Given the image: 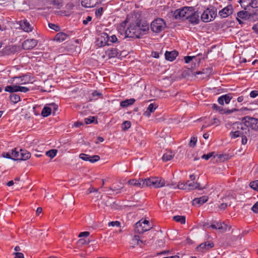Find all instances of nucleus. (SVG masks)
I'll return each mask as SVG.
<instances>
[{
    "mask_svg": "<svg viewBox=\"0 0 258 258\" xmlns=\"http://www.w3.org/2000/svg\"><path fill=\"white\" fill-rule=\"evenodd\" d=\"M208 200V197L206 196H202L199 198H195L192 201V205H196L197 204H199L200 205H202L206 203Z\"/></svg>",
    "mask_w": 258,
    "mask_h": 258,
    "instance_id": "22",
    "label": "nucleus"
},
{
    "mask_svg": "<svg viewBox=\"0 0 258 258\" xmlns=\"http://www.w3.org/2000/svg\"><path fill=\"white\" fill-rule=\"evenodd\" d=\"M209 12L207 10H205L201 15V20L202 21L205 23L213 21L214 19L211 18L209 15Z\"/></svg>",
    "mask_w": 258,
    "mask_h": 258,
    "instance_id": "25",
    "label": "nucleus"
},
{
    "mask_svg": "<svg viewBox=\"0 0 258 258\" xmlns=\"http://www.w3.org/2000/svg\"><path fill=\"white\" fill-rule=\"evenodd\" d=\"M212 108L221 114H224V109L222 107L218 106L216 104H213Z\"/></svg>",
    "mask_w": 258,
    "mask_h": 258,
    "instance_id": "39",
    "label": "nucleus"
},
{
    "mask_svg": "<svg viewBox=\"0 0 258 258\" xmlns=\"http://www.w3.org/2000/svg\"><path fill=\"white\" fill-rule=\"evenodd\" d=\"M250 187L255 190L258 191V180H254L250 182L249 183Z\"/></svg>",
    "mask_w": 258,
    "mask_h": 258,
    "instance_id": "41",
    "label": "nucleus"
},
{
    "mask_svg": "<svg viewBox=\"0 0 258 258\" xmlns=\"http://www.w3.org/2000/svg\"><path fill=\"white\" fill-rule=\"evenodd\" d=\"M246 120H244V117L241 122H236L233 124L232 128L234 132L230 133V136L231 138L235 139L240 136L246 135L249 133V130L247 126Z\"/></svg>",
    "mask_w": 258,
    "mask_h": 258,
    "instance_id": "3",
    "label": "nucleus"
},
{
    "mask_svg": "<svg viewBox=\"0 0 258 258\" xmlns=\"http://www.w3.org/2000/svg\"><path fill=\"white\" fill-rule=\"evenodd\" d=\"M152 226L150 224L149 221L146 219H141L135 224V232L139 234L150 230Z\"/></svg>",
    "mask_w": 258,
    "mask_h": 258,
    "instance_id": "5",
    "label": "nucleus"
},
{
    "mask_svg": "<svg viewBox=\"0 0 258 258\" xmlns=\"http://www.w3.org/2000/svg\"><path fill=\"white\" fill-rule=\"evenodd\" d=\"M252 29L253 30V31L256 33L258 34V24H254L252 27Z\"/></svg>",
    "mask_w": 258,
    "mask_h": 258,
    "instance_id": "62",
    "label": "nucleus"
},
{
    "mask_svg": "<svg viewBox=\"0 0 258 258\" xmlns=\"http://www.w3.org/2000/svg\"><path fill=\"white\" fill-rule=\"evenodd\" d=\"M157 107V105L156 104H150L147 108V111L144 112V115L146 116L149 117L150 116V113L154 112Z\"/></svg>",
    "mask_w": 258,
    "mask_h": 258,
    "instance_id": "24",
    "label": "nucleus"
},
{
    "mask_svg": "<svg viewBox=\"0 0 258 258\" xmlns=\"http://www.w3.org/2000/svg\"><path fill=\"white\" fill-rule=\"evenodd\" d=\"M57 152V151L56 149H52L47 151L46 155L52 159L56 156Z\"/></svg>",
    "mask_w": 258,
    "mask_h": 258,
    "instance_id": "37",
    "label": "nucleus"
},
{
    "mask_svg": "<svg viewBox=\"0 0 258 258\" xmlns=\"http://www.w3.org/2000/svg\"><path fill=\"white\" fill-rule=\"evenodd\" d=\"M174 157V154L171 152H168L164 154L162 156V160L164 161H168L170 160Z\"/></svg>",
    "mask_w": 258,
    "mask_h": 258,
    "instance_id": "32",
    "label": "nucleus"
},
{
    "mask_svg": "<svg viewBox=\"0 0 258 258\" xmlns=\"http://www.w3.org/2000/svg\"><path fill=\"white\" fill-rule=\"evenodd\" d=\"M214 153H215L214 152H212L209 153L207 154H204L202 156V158L204 159H205L206 160H209L212 157H214V158H215Z\"/></svg>",
    "mask_w": 258,
    "mask_h": 258,
    "instance_id": "42",
    "label": "nucleus"
},
{
    "mask_svg": "<svg viewBox=\"0 0 258 258\" xmlns=\"http://www.w3.org/2000/svg\"><path fill=\"white\" fill-rule=\"evenodd\" d=\"M207 10L209 12V15L211 17L214 19L217 15V9L215 7H212V8L207 9Z\"/></svg>",
    "mask_w": 258,
    "mask_h": 258,
    "instance_id": "34",
    "label": "nucleus"
},
{
    "mask_svg": "<svg viewBox=\"0 0 258 258\" xmlns=\"http://www.w3.org/2000/svg\"><path fill=\"white\" fill-rule=\"evenodd\" d=\"M199 17V13L198 11H195L193 7V9L190 11V13L185 20H188L192 25H197L200 22Z\"/></svg>",
    "mask_w": 258,
    "mask_h": 258,
    "instance_id": "9",
    "label": "nucleus"
},
{
    "mask_svg": "<svg viewBox=\"0 0 258 258\" xmlns=\"http://www.w3.org/2000/svg\"><path fill=\"white\" fill-rule=\"evenodd\" d=\"M133 241L134 242H137V244L141 245L142 244L144 243L143 241L140 239V237L138 235H135L134 238H133Z\"/></svg>",
    "mask_w": 258,
    "mask_h": 258,
    "instance_id": "43",
    "label": "nucleus"
},
{
    "mask_svg": "<svg viewBox=\"0 0 258 258\" xmlns=\"http://www.w3.org/2000/svg\"><path fill=\"white\" fill-rule=\"evenodd\" d=\"M219 123H220V121L218 118H213L211 124H209V125H213V124H216V125H218L219 124Z\"/></svg>",
    "mask_w": 258,
    "mask_h": 258,
    "instance_id": "54",
    "label": "nucleus"
},
{
    "mask_svg": "<svg viewBox=\"0 0 258 258\" xmlns=\"http://www.w3.org/2000/svg\"><path fill=\"white\" fill-rule=\"evenodd\" d=\"M109 35L105 32L101 33L96 40V45L99 47H102L105 45H110L108 44Z\"/></svg>",
    "mask_w": 258,
    "mask_h": 258,
    "instance_id": "11",
    "label": "nucleus"
},
{
    "mask_svg": "<svg viewBox=\"0 0 258 258\" xmlns=\"http://www.w3.org/2000/svg\"><path fill=\"white\" fill-rule=\"evenodd\" d=\"M79 157L82 160L86 161H89L91 163H94L99 161L100 159V156L98 155H93L91 156L89 155L81 153L79 155Z\"/></svg>",
    "mask_w": 258,
    "mask_h": 258,
    "instance_id": "15",
    "label": "nucleus"
},
{
    "mask_svg": "<svg viewBox=\"0 0 258 258\" xmlns=\"http://www.w3.org/2000/svg\"><path fill=\"white\" fill-rule=\"evenodd\" d=\"M227 225L224 222L221 223L220 222H214L210 227L214 229H218L221 231H225L226 230Z\"/></svg>",
    "mask_w": 258,
    "mask_h": 258,
    "instance_id": "17",
    "label": "nucleus"
},
{
    "mask_svg": "<svg viewBox=\"0 0 258 258\" xmlns=\"http://www.w3.org/2000/svg\"><path fill=\"white\" fill-rule=\"evenodd\" d=\"M20 26L23 30L27 32H31L33 30V27L27 20L21 21Z\"/></svg>",
    "mask_w": 258,
    "mask_h": 258,
    "instance_id": "18",
    "label": "nucleus"
},
{
    "mask_svg": "<svg viewBox=\"0 0 258 258\" xmlns=\"http://www.w3.org/2000/svg\"><path fill=\"white\" fill-rule=\"evenodd\" d=\"M48 26L50 28L55 30V31H58L60 29L58 25L54 24L49 23Z\"/></svg>",
    "mask_w": 258,
    "mask_h": 258,
    "instance_id": "47",
    "label": "nucleus"
},
{
    "mask_svg": "<svg viewBox=\"0 0 258 258\" xmlns=\"http://www.w3.org/2000/svg\"><path fill=\"white\" fill-rule=\"evenodd\" d=\"M11 154L12 160H20V149L17 148L13 149L11 150Z\"/></svg>",
    "mask_w": 258,
    "mask_h": 258,
    "instance_id": "29",
    "label": "nucleus"
},
{
    "mask_svg": "<svg viewBox=\"0 0 258 258\" xmlns=\"http://www.w3.org/2000/svg\"><path fill=\"white\" fill-rule=\"evenodd\" d=\"M82 125H83V123L82 122L77 121V122H75V123L74 124V126L76 127H79Z\"/></svg>",
    "mask_w": 258,
    "mask_h": 258,
    "instance_id": "64",
    "label": "nucleus"
},
{
    "mask_svg": "<svg viewBox=\"0 0 258 258\" xmlns=\"http://www.w3.org/2000/svg\"><path fill=\"white\" fill-rule=\"evenodd\" d=\"M218 156L219 159L221 161H224L225 160L228 159H229V155H227V154H225V155L220 154V155H219Z\"/></svg>",
    "mask_w": 258,
    "mask_h": 258,
    "instance_id": "50",
    "label": "nucleus"
},
{
    "mask_svg": "<svg viewBox=\"0 0 258 258\" xmlns=\"http://www.w3.org/2000/svg\"><path fill=\"white\" fill-rule=\"evenodd\" d=\"M240 137H241V138H242V140H241L242 144L243 145L246 144L247 143V139L246 138V135L240 136Z\"/></svg>",
    "mask_w": 258,
    "mask_h": 258,
    "instance_id": "61",
    "label": "nucleus"
},
{
    "mask_svg": "<svg viewBox=\"0 0 258 258\" xmlns=\"http://www.w3.org/2000/svg\"><path fill=\"white\" fill-rule=\"evenodd\" d=\"M244 120L247 122L248 128L258 131V119L246 116L244 117Z\"/></svg>",
    "mask_w": 258,
    "mask_h": 258,
    "instance_id": "10",
    "label": "nucleus"
},
{
    "mask_svg": "<svg viewBox=\"0 0 258 258\" xmlns=\"http://www.w3.org/2000/svg\"><path fill=\"white\" fill-rule=\"evenodd\" d=\"M103 8L100 7V8L97 9L95 11L96 16L97 17H101L103 14Z\"/></svg>",
    "mask_w": 258,
    "mask_h": 258,
    "instance_id": "46",
    "label": "nucleus"
},
{
    "mask_svg": "<svg viewBox=\"0 0 258 258\" xmlns=\"http://www.w3.org/2000/svg\"><path fill=\"white\" fill-rule=\"evenodd\" d=\"M95 118L94 116H90L89 117L85 118V122L87 124H90L94 122Z\"/></svg>",
    "mask_w": 258,
    "mask_h": 258,
    "instance_id": "48",
    "label": "nucleus"
},
{
    "mask_svg": "<svg viewBox=\"0 0 258 258\" xmlns=\"http://www.w3.org/2000/svg\"><path fill=\"white\" fill-rule=\"evenodd\" d=\"M104 141V139L103 138L101 137H98L97 138V141L95 142L96 144H98L101 142H103Z\"/></svg>",
    "mask_w": 258,
    "mask_h": 258,
    "instance_id": "63",
    "label": "nucleus"
},
{
    "mask_svg": "<svg viewBox=\"0 0 258 258\" xmlns=\"http://www.w3.org/2000/svg\"><path fill=\"white\" fill-rule=\"evenodd\" d=\"M18 92L26 93L30 90L29 88L26 87H22L18 85Z\"/></svg>",
    "mask_w": 258,
    "mask_h": 258,
    "instance_id": "44",
    "label": "nucleus"
},
{
    "mask_svg": "<svg viewBox=\"0 0 258 258\" xmlns=\"http://www.w3.org/2000/svg\"><path fill=\"white\" fill-rule=\"evenodd\" d=\"M214 244L212 241H208L202 243L197 247V250L202 252H205L207 250L213 247Z\"/></svg>",
    "mask_w": 258,
    "mask_h": 258,
    "instance_id": "14",
    "label": "nucleus"
},
{
    "mask_svg": "<svg viewBox=\"0 0 258 258\" xmlns=\"http://www.w3.org/2000/svg\"><path fill=\"white\" fill-rule=\"evenodd\" d=\"M90 234V233L88 231H85V232H81L79 235V237H87V236H88Z\"/></svg>",
    "mask_w": 258,
    "mask_h": 258,
    "instance_id": "60",
    "label": "nucleus"
},
{
    "mask_svg": "<svg viewBox=\"0 0 258 258\" xmlns=\"http://www.w3.org/2000/svg\"><path fill=\"white\" fill-rule=\"evenodd\" d=\"M173 219L177 222L182 224L185 223V217L184 216L177 215L173 217Z\"/></svg>",
    "mask_w": 258,
    "mask_h": 258,
    "instance_id": "33",
    "label": "nucleus"
},
{
    "mask_svg": "<svg viewBox=\"0 0 258 258\" xmlns=\"http://www.w3.org/2000/svg\"><path fill=\"white\" fill-rule=\"evenodd\" d=\"M232 98L231 94H227L221 96L218 99V102L220 105H224V102L228 104Z\"/></svg>",
    "mask_w": 258,
    "mask_h": 258,
    "instance_id": "16",
    "label": "nucleus"
},
{
    "mask_svg": "<svg viewBox=\"0 0 258 258\" xmlns=\"http://www.w3.org/2000/svg\"><path fill=\"white\" fill-rule=\"evenodd\" d=\"M69 38V36L64 33H58L54 37V40L58 42H62L67 40Z\"/></svg>",
    "mask_w": 258,
    "mask_h": 258,
    "instance_id": "23",
    "label": "nucleus"
},
{
    "mask_svg": "<svg viewBox=\"0 0 258 258\" xmlns=\"http://www.w3.org/2000/svg\"><path fill=\"white\" fill-rule=\"evenodd\" d=\"M238 3L240 4L242 8L246 10L249 7H251V0H239Z\"/></svg>",
    "mask_w": 258,
    "mask_h": 258,
    "instance_id": "28",
    "label": "nucleus"
},
{
    "mask_svg": "<svg viewBox=\"0 0 258 258\" xmlns=\"http://www.w3.org/2000/svg\"><path fill=\"white\" fill-rule=\"evenodd\" d=\"M135 101L136 100L134 98L127 99L122 101L120 103V105L123 108L127 107L130 105H133L135 102Z\"/></svg>",
    "mask_w": 258,
    "mask_h": 258,
    "instance_id": "26",
    "label": "nucleus"
},
{
    "mask_svg": "<svg viewBox=\"0 0 258 258\" xmlns=\"http://www.w3.org/2000/svg\"><path fill=\"white\" fill-rule=\"evenodd\" d=\"M249 95H250V97L251 98H255L256 96H258V91L256 90L252 91L250 93Z\"/></svg>",
    "mask_w": 258,
    "mask_h": 258,
    "instance_id": "55",
    "label": "nucleus"
},
{
    "mask_svg": "<svg viewBox=\"0 0 258 258\" xmlns=\"http://www.w3.org/2000/svg\"><path fill=\"white\" fill-rule=\"evenodd\" d=\"M131 126V123L130 121H124L121 125V128L123 131H126Z\"/></svg>",
    "mask_w": 258,
    "mask_h": 258,
    "instance_id": "38",
    "label": "nucleus"
},
{
    "mask_svg": "<svg viewBox=\"0 0 258 258\" xmlns=\"http://www.w3.org/2000/svg\"><path fill=\"white\" fill-rule=\"evenodd\" d=\"M128 184L134 185L136 187L143 188L145 187H153L154 188H159L165 185V180L159 177H151L145 179L135 178L129 180L127 181Z\"/></svg>",
    "mask_w": 258,
    "mask_h": 258,
    "instance_id": "2",
    "label": "nucleus"
},
{
    "mask_svg": "<svg viewBox=\"0 0 258 258\" xmlns=\"http://www.w3.org/2000/svg\"><path fill=\"white\" fill-rule=\"evenodd\" d=\"M92 95L94 98V99H97L98 97L102 96V94L100 92L95 90L92 92Z\"/></svg>",
    "mask_w": 258,
    "mask_h": 258,
    "instance_id": "49",
    "label": "nucleus"
},
{
    "mask_svg": "<svg viewBox=\"0 0 258 258\" xmlns=\"http://www.w3.org/2000/svg\"><path fill=\"white\" fill-rule=\"evenodd\" d=\"M231 199L234 200L235 198L232 196H228L225 198V203H223L220 204L219 206V208L221 210H225L228 206H231V202H228V200H230Z\"/></svg>",
    "mask_w": 258,
    "mask_h": 258,
    "instance_id": "27",
    "label": "nucleus"
},
{
    "mask_svg": "<svg viewBox=\"0 0 258 258\" xmlns=\"http://www.w3.org/2000/svg\"><path fill=\"white\" fill-rule=\"evenodd\" d=\"M251 8H258V0H251Z\"/></svg>",
    "mask_w": 258,
    "mask_h": 258,
    "instance_id": "57",
    "label": "nucleus"
},
{
    "mask_svg": "<svg viewBox=\"0 0 258 258\" xmlns=\"http://www.w3.org/2000/svg\"><path fill=\"white\" fill-rule=\"evenodd\" d=\"M192 9H193L192 7H184L181 9H177L174 11L173 16L176 19L185 20Z\"/></svg>",
    "mask_w": 258,
    "mask_h": 258,
    "instance_id": "8",
    "label": "nucleus"
},
{
    "mask_svg": "<svg viewBox=\"0 0 258 258\" xmlns=\"http://www.w3.org/2000/svg\"><path fill=\"white\" fill-rule=\"evenodd\" d=\"M238 111V109L236 108H233L232 109H224V114H230L232 112H235Z\"/></svg>",
    "mask_w": 258,
    "mask_h": 258,
    "instance_id": "53",
    "label": "nucleus"
},
{
    "mask_svg": "<svg viewBox=\"0 0 258 258\" xmlns=\"http://www.w3.org/2000/svg\"><path fill=\"white\" fill-rule=\"evenodd\" d=\"M195 56H186L184 57L185 62L187 63H189L192 58H195Z\"/></svg>",
    "mask_w": 258,
    "mask_h": 258,
    "instance_id": "56",
    "label": "nucleus"
},
{
    "mask_svg": "<svg viewBox=\"0 0 258 258\" xmlns=\"http://www.w3.org/2000/svg\"><path fill=\"white\" fill-rule=\"evenodd\" d=\"M178 52L176 50L167 51H166L165 53V56L166 60L169 61L174 60L176 56L178 55Z\"/></svg>",
    "mask_w": 258,
    "mask_h": 258,
    "instance_id": "20",
    "label": "nucleus"
},
{
    "mask_svg": "<svg viewBox=\"0 0 258 258\" xmlns=\"http://www.w3.org/2000/svg\"><path fill=\"white\" fill-rule=\"evenodd\" d=\"M256 14L257 12L251 13L244 10L239 11L237 13L236 19L239 24H242L244 23V21H254V15Z\"/></svg>",
    "mask_w": 258,
    "mask_h": 258,
    "instance_id": "4",
    "label": "nucleus"
},
{
    "mask_svg": "<svg viewBox=\"0 0 258 258\" xmlns=\"http://www.w3.org/2000/svg\"><path fill=\"white\" fill-rule=\"evenodd\" d=\"M120 223L118 221H112V222H110L108 223V226H116V227H119L120 226Z\"/></svg>",
    "mask_w": 258,
    "mask_h": 258,
    "instance_id": "51",
    "label": "nucleus"
},
{
    "mask_svg": "<svg viewBox=\"0 0 258 258\" xmlns=\"http://www.w3.org/2000/svg\"><path fill=\"white\" fill-rule=\"evenodd\" d=\"M10 99L12 102L16 104L20 101V97L16 94H12L10 96Z\"/></svg>",
    "mask_w": 258,
    "mask_h": 258,
    "instance_id": "35",
    "label": "nucleus"
},
{
    "mask_svg": "<svg viewBox=\"0 0 258 258\" xmlns=\"http://www.w3.org/2000/svg\"><path fill=\"white\" fill-rule=\"evenodd\" d=\"M18 85L7 86L5 88V91L9 93H14L18 92Z\"/></svg>",
    "mask_w": 258,
    "mask_h": 258,
    "instance_id": "30",
    "label": "nucleus"
},
{
    "mask_svg": "<svg viewBox=\"0 0 258 258\" xmlns=\"http://www.w3.org/2000/svg\"><path fill=\"white\" fill-rule=\"evenodd\" d=\"M20 160H26L29 159L31 157V154L25 149H20Z\"/></svg>",
    "mask_w": 258,
    "mask_h": 258,
    "instance_id": "21",
    "label": "nucleus"
},
{
    "mask_svg": "<svg viewBox=\"0 0 258 258\" xmlns=\"http://www.w3.org/2000/svg\"><path fill=\"white\" fill-rule=\"evenodd\" d=\"M149 30V25L146 22L141 23V20L137 19L131 23L125 30L126 37L139 38Z\"/></svg>",
    "mask_w": 258,
    "mask_h": 258,
    "instance_id": "1",
    "label": "nucleus"
},
{
    "mask_svg": "<svg viewBox=\"0 0 258 258\" xmlns=\"http://www.w3.org/2000/svg\"><path fill=\"white\" fill-rule=\"evenodd\" d=\"M51 112V108L48 106H44L42 109L41 114L43 117L48 116Z\"/></svg>",
    "mask_w": 258,
    "mask_h": 258,
    "instance_id": "31",
    "label": "nucleus"
},
{
    "mask_svg": "<svg viewBox=\"0 0 258 258\" xmlns=\"http://www.w3.org/2000/svg\"><path fill=\"white\" fill-rule=\"evenodd\" d=\"M119 42L118 39L115 35H112L111 36H109L108 44H111L112 43H118Z\"/></svg>",
    "mask_w": 258,
    "mask_h": 258,
    "instance_id": "40",
    "label": "nucleus"
},
{
    "mask_svg": "<svg viewBox=\"0 0 258 258\" xmlns=\"http://www.w3.org/2000/svg\"><path fill=\"white\" fill-rule=\"evenodd\" d=\"M200 183L197 182H189L187 180L185 182H179L177 184L178 189L190 191L195 189H201L200 187Z\"/></svg>",
    "mask_w": 258,
    "mask_h": 258,
    "instance_id": "6",
    "label": "nucleus"
},
{
    "mask_svg": "<svg viewBox=\"0 0 258 258\" xmlns=\"http://www.w3.org/2000/svg\"><path fill=\"white\" fill-rule=\"evenodd\" d=\"M92 20V17L91 16H88L85 20L83 21V24L86 25L88 24V22Z\"/></svg>",
    "mask_w": 258,
    "mask_h": 258,
    "instance_id": "58",
    "label": "nucleus"
},
{
    "mask_svg": "<svg viewBox=\"0 0 258 258\" xmlns=\"http://www.w3.org/2000/svg\"><path fill=\"white\" fill-rule=\"evenodd\" d=\"M38 43V41L34 39H28L22 43V47L25 50L32 49L35 47Z\"/></svg>",
    "mask_w": 258,
    "mask_h": 258,
    "instance_id": "13",
    "label": "nucleus"
},
{
    "mask_svg": "<svg viewBox=\"0 0 258 258\" xmlns=\"http://www.w3.org/2000/svg\"><path fill=\"white\" fill-rule=\"evenodd\" d=\"M166 25L164 20L161 18L154 20L151 24V29L155 33H158L166 28Z\"/></svg>",
    "mask_w": 258,
    "mask_h": 258,
    "instance_id": "7",
    "label": "nucleus"
},
{
    "mask_svg": "<svg viewBox=\"0 0 258 258\" xmlns=\"http://www.w3.org/2000/svg\"><path fill=\"white\" fill-rule=\"evenodd\" d=\"M81 5L85 8H93L98 5L96 0H82Z\"/></svg>",
    "mask_w": 258,
    "mask_h": 258,
    "instance_id": "19",
    "label": "nucleus"
},
{
    "mask_svg": "<svg viewBox=\"0 0 258 258\" xmlns=\"http://www.w3.org/2000/svg\"><path fill=\"white\" fill-rule=\"evenodd\" d=\"M15 256L14 258H24V254L21 252H15Z\"/></svg>",
    "mask_w": 258,
    "mask_h": 258,
    "instance_id": "59",
    "label": "nucleus"
},
{
    "mask_svg": "<svg viewBox=\"0 0 258 258\" xmlns=\"http://www.w3.org/2000/svg\"><path fill=\"white\" fill-rule=\"evenodd\" d=\"M252 211L255 213H258V202H256L251 208Z\"/></svg>",
    "mask_w": 258,
    "mask_h": 258,
    "instance_id": "52",
    "label": "nucleus"
},
{
    "mask_svg": "<svg viewBox=\"0 0 258 258\" xmlns=\"http://www.w3.org/2000/svg\"><path fill=\"white\" fill-rule=\"evenodd\" d=\"M233 13V6L231 5H229L221 10L218 15L221 18H225L232 15Z\"/></svg>",
    "mask_w": 258,
    "mask_h": 258,
    "instance_id": "12",
    "label": "nucleus"
},
{
    "mask_svg": "<svg viewBox=\"0 0 258 258\" xmlns=\"http://www.w3.org/2000/svg\"><path fill=\"white\" fill-rule=\"evenodd\" d=\"M118 50L117 48H112L108 50V56L109 57H114L118 54Z\"/></svg>",
    "mask_w": 258,
    "mask_h": 258,
    "instance_id": "36",
    "label": "nucleus"
},
{
    "mask_svg": "<svg viewBox=\"0 0 258 258\" xmlns=\"http://www.w3.org/2000/svg\"><path fill=\"white\" fill-rule=\"evenodd\" d=\"M197 142V137H191V138L190 139L189 145L191 147H194L196 145Z\"/></svg>",
    "mask_w": 258,
    "mask_h": 258,
    "instance_id": "45",
    "label": "nucleus"
}]
</instances>
